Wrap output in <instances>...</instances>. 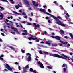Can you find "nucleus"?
Returning <instances> with one entry per match:
<instances>
[{
  "mask_svg": "<svg viewBox=\"0 0 73 73\" xmlns=\"http://www.w3.org/2000/svg\"><path fill=\"white\" fill-rule=\"evenodd\" d=\"M60 19V20H63V21H66V20H63L60 16H58L57 17H55V19L56 21V24H58V25H61V26H62V27H64L67 28V29H68L69 28H70V26H68L67 24H64L61 21H60V19Z\"/></svg>",
  "mask_w": 73,
  "mask_h": 73,
  "instance_id": "obj_1",
  "label": "nucleus"
},
{
  "mask_svg": "<svg viewBox=\"0 0 73 73\" xmlns=\"http://www.w3.org/2000/svg\"><path fill=\"white\" fill-rule=\"evenodd\" d=\"M62 55L64 57L61 56H60V55L55 54V57H58V58H60L65 59V60H67V59H68V60H70V59H69V57L65 55L64 54H63Z\"/></svg>",
  "mask_w": 73,
  "mask_h": 73,
  "instance_id": "obj_2",
  "label": "nucleus"
},
{
  "mask_svg": "<svg viewBox=\"0 0 73 73\" xmlns=\"http://www.w3.org/2000/svg\"><path fill=\"white\" fill-rule=\"evenodd\" d=\"M12 12L14 13H15V14H16V15H20V16H21L22 15H23L24 16H26V13L24 12H23L22 13H18L16 11H13Z\"/></svg>",
  "mask_w": 73,
  "mask_h": 73,
  "instance_id": "obj_3",
  "label": "nucleus"
},
{
  "mask_svg": "<svg viewBox=\"0 0 73 73\" xmlns=\"http://www.w3.org/2000/svg\"><path fill=\"white\" fill-rule=\"evenodd\" d=\"M55 38H56V39H58V40H60V42H61V43H62V44H68V42H65L61 40L60 39L61 38L59 36H56L55 37Z\"/></svg>",
  "mask_w": 73,
  "mask_h": 73,
  "instance_id": "obj_4",
  "label": "nucleus"
},
{
  "mask_svg": "<svg viewBox=\"0 0 73 73\" xmlns=\"http://www.w3.org/2000/svg\"><path fill=\"white\" fill-rule=\"evenodd\" d=\"M23 1L24 2V3H26V5L27 7H29L30 4H31L29 3V1H28V0H23Z\"/></svg>",
  "mask_w": 73,
  "mask_h": 73,
  "instance_id": "obj_5",
  "label": "nucleus"
},
{
  "mask_svg": "<svg viewBox=\"0 0 73 73\" xmlns=\"http://www.w3.org/2000/svg\"><path fill=\"white\" fill-rule=\"evenodd\" d=\"M5 68H7L9 70H10V71H12V68L10 67V66L8 64H7L5 66Z\"/></svg>",
  "mask_w": 73,
  "mask_h": 73,
  "instance_id": "obj_6",
  "label": "nucleus"
},
{
  "mask_svg": "<svg viewBox=\"0 0 73 73\" xmlns=\"http://www.w3.org/2000/svg\"><path fill=\"white\" fill-rule=\"evenodd\" d=\"M26 55L27 56H28L27 58V61H30L31 60V55L29 53H27L26 54Z\"/></svg>",
  "mask_w": 73,
  "mask_h": 73,
  "instance_id": "obj_7",
  "label": "nucleus"
},
{
  "mask_svg": "<svg viewBox=\"0 0 73 73\" xmlns=\"http://www.w3.org/2000/svg\"><path fill=\"white\" fill-rule=\"evenodd\" d=\"M38 64H39L40 68H44V66H43V64H42V63L40 61L38 62Z\"/></svg>",
  "mask_w": 73,
  "mask_h": 73,
  "instance_id": "obj_8",
  "label": "nucleus"
},
{
  "mask_svg": "<svg viewBox=\"0 0 73 73\" xmlns=\"http://www.w3.org/2000/svg\"><path fill=\"white\" fill-rule=\"evenodd\" d=\"M45 13L46 15H49L51 17H52V18H53V19H55V17L53 15H52L50 14H49V13L46 12H45Z\"/></svg>",
  "mask_w": 73,
  "mask_h": 73,
  "instance_id": "obj_9",
  "label": "nucleus"
},
{
  "mask_svg": "<svg viewBox=\"0 0 73 73\" xmlns=\"http://www.w3.org/2000/svg\"><path fill=\"white\" fill-rule=\"evenodd\" d=\"M32 3L35 7H38V4L37 3H36V2L35 1H33Z\"/></svg>",
  "mask_w": 73,
  "mask_h": 73,
  "instance_id": "obj_10",
  "label": "nucleus"
},
{
  "mask_svg": "<svg viewBox=\"0 0 73 73\" xmlns=\"http://www.w3.org/2000/svg\"><path fill=\"white\" fill-rule=\"evenodd\" d=\"M28 38L30 41H31V40H36V39H37L36 38H34L32 37H29V38Z\"/></svg>",
  "mask_w": 73,
  "mask_h": 73,
  "instance_id": "obj_11",
  "label": "nucleus"
},
{
  "mask_svg": "<svg viewBox=\"0 0 73 73\" xmlns=\"http://www.w3.org/2000/svg\"><path fill=\"white\" fill-rule=\"evenodd\" d=\"M60 7L61 10H64V13L65 14H66L65 13H66L67 12L65 10H64V9L63 7H62V5H60Z\"/></svg>",
  "mask_w": 73,
  "mask_h": 73,
  "instance_id": "obj_12",
  "label": "nucleus"
},
{
  "mask_svg": "<svg viewBox=\"0 0 73 73\" xmlns=\"http://www.w3.org/2000/svg\"><path fill=\"white\" fill-rule=\"evenodd\" d=\"M29 70H30V71H31V72H33V73H37V71H36L35 70L33 71V69H32V68H31Z\"/></svg>",
  "mask_w": 73,
  "mask_h": 73,
  "instance_id": "obj_13",
  "label": "nucleus"
},
{
  "mask_svg": "<svg viewBox=\"0 0 73 73\" xmlns=\"http://www.w3.org/2000/svg\"><path fill=\"white\" fill-rule=\"evenodd\" d=\"M11 28L12 29H13V30H14L15 32H17L18 31V30H17V29L16 28H15L13 27H11Z\"/></svg>",
  "mask_w": 73,
  "mask_h": 73,
  "instance_id": "obj_14",
  "label": "nucleus"
},
{
  "mask_svg": "<svg viewBox=\"0 0 73 73\" xmlns=\"http://www.w3.org/2000/svg\"><path fill=\"white\" fill-rule=\"evenodd\" d=\"M39 11H41V12H46V11L45 9H39Z\"/></svg>",
  "mask_w": 73,
  "mask_h": 73,
  "instance_id": "obj_15",
  "label": "nucleus"
},
{
  "mask_svg": "<svg viewBox=\"0 0 73 73\" xmlns=\"http://www.w3.org/2000/svg\"><path fill=\"white\" fill-rule=\"evenodd\" d=\"M65 17L66 19L68 21H71V20H70V19L67 17V16L66 15L65 16Z\"/></svg>",
  "mask_w": 73,
  "mask_h": 73,
  "instance_id": "obj_16",
  "label": "nucleus"
},
{
  "mask_svg": "<svg viewBox=\"0 0 73 73\" xmlns=\"http://www.w3.org/2000/svg\"><path fill=\"white\" fill-rule=\"evenodd\" d=\"M4 15L3 14V13H1V14H0V17H1V20H3V15Z\"/></svg>",
  "mask_w": 73,
  "mask_h": 73,
  "instance_id": "obj_17",
  "label": "nucleus"
},
{
  "mask_svg": "<svg viewBox=\"0 0 73 73\" xmlns=\"http://www.w3.org/2000/svg\"><path fill=\"white\" fill-rule=\"evenodd\" d=\"M21 7V6L20 5H19V4H18L17 5L15 6V7L16 9H18V8H20V7Z\"/></svg>",
  "mask_w": 73,
  "mask_h": 73,
  "instance_id": "obj_18",
  "label": "nucleus"
},
{
  "mask_svg": "<svg viewBox=\"0 0 73 73\" xmlns=\"http://www.w3.org/2000/svg\"><path fill=\"white\" fill-rule=\"evenodd\" d=\"M60 33L61 35L64 34V31L62 30H61L60 31Z\"/></svg>",
  "mask_w": 73,
  "mask_h": 73,
  "instance_id": "obj_19",
  "label": "nucleus"
},
{
  "mask_svg": "<svg viewBox=\"0 0 73 73\" xmlns=\"http://www.w3.org/2000/svg\"><path fill=\"white\" fill-rule=\"evenodd\" d=\"M5 22L6 23V24L8 25H10L9 23H7L6 22V21H7V22H8L9 21V20H8V19H6L5 20Z\"/></svg>",
  "mask_w": 73,
  "mask_h": 73,
  "instance_id": "obj_20",
  "label": "nucleus"
},
{
  "mask_svg": "<svg viewBox=\"0 0 73 73\" xmlns=\"http://www.w3.org/2000/svg\"><path fill=\"white\" fill-rule=\"evenodd\" d=\"M10 1V2L12 4H14L15 2L13 0H9Z\"/></svg>",
  "mask_w": 73,
  "mask_h": 73,
  "instance_id": "obj_21",
  "label": "nucleus"
},
{
  "mask_svg": "<svg viewBox=\"0 0 73 73\" xmlns=\"http://www.w3.org/2000/svg\"><path fill=\"white\" fill-rule=\"evenodd\" d=\"M69 35L71 37L72 39H73V34L71 33H69Z\"/></svg>",
  "mask_w": 73,
  "mask_h": 73,
  "instance_id": "obj_22",
  "label": "nucleus"
},
{
  "mask_svg": "<svg viewBox=\"0 0 73 73\" xmlns=\"http://www.w3.org/2000/svg\"><path fill=\"white\" fill-rule=\"evenodd\" d=\"M47 68L48 69H51L53 68V67L52 66H47Z\"/></svg>",
  "mask_w": 73,
  "mask_h": 73,
  "instance_id": "obj_23",
  "label": "nucleus"
},
{
  "mask_svg": "<svg viewBox=\"0 0 73 73\" xmlns=\"http://www.w3.org/2000/svg\"><path fill=\"white\" fill-rule=\"evenodd\" d=\"M65 66H66V68H67V65L64 64L62 66V68H64V67H65Z\"/></svg>",
  "mask_w": 73,
  "mask_h": 73,
  "instance_id": "obj_24",
  "label": "nucleus"
},
{
  "mask_svg": "<svg viewBox=\"0 0 73 73\" xmlns=\"http://www.w3.org/2000/svg\"><path fill=\"white\" fill-rule=\"evenodd\" d=\"M43 53L44 54H49V53L46 52H44Z\"/></svg>",
  "mask_w": 73,
  "mask_h": 73,
  "instance_id": "obj_25",
  "label": "nucleus"
},
{
  "mask_svg": "<svg viewBox=\"0 0 73 73\" xmlns=\"http://www.w3.org/2000/svg\"><path fill=\"white\" fill-rule=\"evenodd\" d=\"M21 52L23 53H25V51L24 50H23V49H21Z\"/></svg>",
  "mask_w": 73,
  "mask_h": 73,
  "instance_id": "obj_26",
  "label": "nucleus"
},
{
  "mask_svg": "<svg viewBox=\"0 0 73 73\" xmlns=\"http://www.w3.org/2000/svg\"><path fill=\"white\" fill-rule=\"evenodd\" d=\"M49 55L51 56H53V57H55V54H50Z\"/></svg>",
  "mask_w": 73,
  "mask_h": 73,
  "instance_id": "obj_27",
  "label": "nucleus"
},
{
  "mask_svg": "<svg viewBox=\"0 0 73 73\" xmlns=\"http://www.w3.org/2000/svg\"><path fill=\"white\" fill-rule=\"evenodd\" d=\"M55 5H56L57 6L58 5V4L56 1H55Z\"/></svg>",
  "mask_w": 73,
  "mask_h": 73,
  "instance_id": "obj_28",
  "label": "nucleus"
},
{
  "mask_svg": "<svg viewBox=\"0 0 73 73\" xmlns=\"http://www.w3.org/2000/svg\"><path fill=\"white\" fill-rule=\"evenodd\" d=\"M66 16H67V17H70V15H69L68 13H66Z\"/></svg>",
  "mask_w": 73,
  "mask_h": 73,
  "instance_id": "obj_29",
  "label": "nucleus"
},
{
  "mask_svg": "<svg viewBox=\"0 0 73 73\" xmlns=\"http://www.w3.org/2000/svg\"><path fill=\"white\" fill-rule=\"evenodd\" d=\"M66 68H64L63 69V71L65 73L66 72Z\"/></svg>",
  "mask_w": 73,
  "mask_h": 73,
  "instance_id": "obj_30",
  "label": "nucleus"
},
{
  "mask_svg": "<svg viewBox=\"0 0 73 73\" xmlns=\"http://www.w3.org/2000/svg\"><path fill=\"white\" fill-rule=\"evenodd\" d=\"M38 52L40 54H42V51H39Z\"/></svg>",
  "mask_w": 73,
  "mask_h": 73,
  "instance_id": "obj_31",
  "label": "nucleus"
},
{
  "mask_svg": "<svg viewBox=\"0 0 73 73\" xmlns=\"http://www.w3.org/2000/svg\"><path fill=\"white\" fill-rule=\"evenodd\" d=\"M10 48L11 49H13V50H15V49L14 48H13V47H10Z\"/></svg>",
  "mask_w": 73,
  "mask_h": 73,
  "instance_id": "obj_32",
  "label": "nucleus"
},
{
  "mask_svg": "<svg viewBox=\"0 0 73 73\" xmlns=\"http://www.w3.org/2000/svg\"><path fill=\"white\" fill-rule=\"evenodd\" d=\"M48 12H49V13H52V11H51V10L50 9H48Z\"/></svg>",
  "mask_w": 73,
  "mask_h": 73,
  "instance_id": "obj_33",
  "label": "nucleus"
},
{
  "mask_svg": "<svg viewBox=\"0 0 73 73\" xmlns=\"http://www.w3.org/2000/svg\"><path fill=\"white\" fill-rule=\"evenodd\" d=\"M25 68H26V69H28V68H29V66L28 65H26L25 67Z\"/></svg>",
  "mask_w": 73,
  "mask_h": 73,
  "instance_id": "obj_34",
  "label": "nucleus"
},
{
  "mask_svg": "<svg viewBox=\"0 0 73 73\" xmlns=\"http://www.w3.org/2000/svg\"><path fill=\"white\" fill-rule=\"evenodd\" d=\"M46 44H47V45H50V43L49 42H46Z\"/></svg>",
  "mask_w": 73,
  "mask_h": 73,
  "instance_id": "obj_35",
  "label": "nucleus"
},
{
  "mask_svg": "<svg viewBox=\"0 0 73 73\" xmlns=\"http://www.w3.org/2000/svg\"><path fill=\"white\" fill-rule=\"evenodd\" d=\"M47 42H52V41L50 40H48V41Z\"/></svg>",
  "mask_w": 73,
  "mask_h": 73,
  "instance_id": "obj_36",
  "label": "nucleus"
},
{
  "mask_svg": "<svg viewBox=\"0 0 73 73\" xmlns=\"http://www.w3.org/2000/svg\"><path fill=\"white\" fill-rule=\"evenodd\" d=\"M0 8H1V9H3V10H4L5 9L3 7L1 6H0Z\"/></svg>",
  "mask_w": 73,
  "mask_h": 73,
  "instance_id": "obj_37",
  "label": "nucleus"
},
{
  "mask_svg": "<svg viewBox=\"0 0 73 73\" xmlns=\"http://www.w3.org/2000/svg\"><path fill=\"white\" fill-rule=\"evenodd\" d=\"M23 32H25V33H28V32L26 30H24L23 31Z\"/></svg>",
  "mask_w": 73,
  "mask_h": 73,
  "instance_id": "obj_38",
  "label": "nucleus"
},
{
  "mask_svg": "<svg viewBox=\"0 0 73 73\" xmlns=\"http://www.w3.org/2000/svg\"><path fill=\"white\" fill-rule=\"evenodd\" d=\"M33 25H35L36 27H37V25H36V24L35 23H34Z\"/></svg>",
  "mask_w": 73,
  "mask_h": 73,
  "instance_id": "obj_39",
  "label": "nucleus"
},
{
  "mask_svg": "<svg viewBox=\"0 0 73 73\" xmlns=\"http://www.w3.org/2000/svg\"><path fill=\"white\" fill-rule=\"evenodd\" d=\"M23 17L25 19H27L28 18V17L27 16H23Z\"/></svg>",
  "mask_w": 73,
  "mask_h": 73,
  "instance_id": "obj_40",
  "label": "nucleus"
},
{
  "mask_svg": "<svg viewBox=\"0 0 73 73\" xmlns=\"http://www.w3.org/2000/svg\"><path fill=\"white\" fill-rule=\"evenodd\" d=\"M22 35H27V33H22Z\"/></svg>",
  "mask_w": 73,
  "mask_h": 73,
  "instance_id": "obj_41",
  "label": "nucleus"
},
{
  "mask_svg": "<svg viewBox=\"0 0 73 73\" xmlns=\"http://www.w3.org/2000/svg\"><path fill=\"white\" fill-rule=\"evenodd\" d=\"M27 25H31V23H27Z\"/></svg>",
  "mask_w": 73,
  "mask_h": 73,
  "instance_id": "obj_42",
  "label": "nucleus"
},
{
  "mask_svg": "<svg viewBox=\"0 0 73 73\" xmlns=\"http://www.w3.org/2000/svg\"><path fill=\"white\" fill-rule=\"evenodd\" d=\"M46 20H48V19H49V17H46Z\"/></svg>",
  "mask_w": 73,
  "mask_h": 73,
  "instance_id": "obj_43",
  "label": "nucleus"
},
{
  "mask_svg": "<svg viewBox=\"0 0 73 73\" xmlns=\"http://www.w3.org/2000/svg\"><path fill=\"white\" fill-rule=\"evenodd\" d=\"M22 23H23V24H25V21H23L21 22Z\"/></svg>",
  "mask_w": 73,
  "mask_h": 73,
  "instance_id": "obj_44",
  "label": "nucleus"
},
{
  "mask_svg": "<svg viewBox=\"0 0 73 73\" xmlns=\"http://www.w3.org/2000/svg\"><path fill=\"white\" fill-rule=\"evenodd\" d=\"M69 63L70 64V65H73V64L71 62H69Z\"/></svg>",
  "mask_w": 73,
  "mask_h": 73,
  "instance_id": "obj_45",
  "label": "nucleus"
},
{
  "mask_svg": "<svg viewBox=\"0 0 73 73\" xmlns=\"http://www.w3.org/2000/svg\"><path fill=\"white\" fill-rule=\"evenodd\" d=\"M10 56V57H11V58H14V56H13L12 55H11Z\"/></svg>",
  "mask_w": 73,
  "mask_h": 73,
  "instance_id": "obj_46",
  "label": "nucleus"
},
{
  "mask_svg": "<svg viewBox=\"0 0 73 73\" xmlns=\"http://www.w3.org/2000/svg\"><path fill=\"white\" fill-rule=\"evenodd\" d=\"M29 10H30V11H31V10H32V8H31V7H29Z\"/></svg>",
  "mask_w": 73,
  "mask_h": 73,
  "instance_id": "obj_47",
  "label": "nucleus"
},
{
  "mask_svg": "<svg viewBox=\"0 0 73 73\" xmlns=\"http://www.w3.org/2000/svg\"><path fill=\"white\" fill-rule=\"evenodd\" d=\"M19 12H22V9H21L19 11Z\"/></svg>",
  "mask_w": 73,
  "mask_h": 73,
  "instance_id": "obj_48",
  "label": "nucleus"
},
{
  "mask_svg": "<svg viewBox=\"0 0 73 73\" xmlns=\"http://www.w3.org/2000/svg\"><path fill=\"white\" fill-rule=\"evenodd\" d=\"M11 33H12V34H13V35H15V32H11Z\"/></svg>",
  "mask_w": 73,
  "mask_h": 73,
  "instance_id": "obj_49",
  "label": "nucleus"
},
{
  "mask_svg": "<svg viewBox=\"0 0 73 73\" xmlns=\"http://www.w3.org/2000/svg\"><path fill=\"white\" fill-rule=\"evenodd\" d=\"M37 27H38V28H39L40 27V25L38 24H37Z\"/></svg>",
  "mask_w": 73,
  "mask_h": 73,
  "instance_id": "obj_50",
  "label": "nucleus"
},
{
  "mask_svg": "<svg viewBox=\"0 0 73 73\" xmlns=\"http://www.w3.org/2000/svg\"><path fill=\"white\" fill-rule=\"evenodd\" d=\"M0 59L1 60H3V58H1V56H0Z\"/></svg>",
  "mask_w": 73,
  "mask_h": 73,
  "instance_id": "obj_51",
  "label": "nucleus"
},
{
  "mask_svg": "<svg viewBox=\"0 0 73 73\" xmlns=\"http://www.w3.org/2000/svg\"><path fill=\"white\" fill-rule=\"evenodd\" d=\"M40 44H44V42L42 41L40 42Z\"/></svg>",
  "mask_w": 73,
  "mask_h": 73,
  "instance_id": "obj_52",
  "label": "nucleus"
},
{
  "mask_svg": "<svg viewBox=\"0 0 73 73\" xmlns=\"http://www.w3.org/2000/svg\"><path fill=\"white\" fill-rule=\"evenodd\" d=\"M15 64H16V65H18V64H19L18 63V62H16L15 63Z\"/></svg>",
  "mask_w": 73,
  "mask_h": 73,
  "instance_id": "obj_53",
  "label": "nucleus"
},
{
  "mask_svg": "<svg viewBox=\"0 0 73 73\" xmlns=\"http://www.w3.org/2000/svg\"><path fill=\"white\" fill-rule=\"evenodd\" d=\"M20 66H18V69H19V70H20Z\"/></svg>",
  "mask_w": 73,
  "mask_h": 73,
  "instance_id": "obj_54",
  "label": "nucleus"
},
{
  "mask_svg": "<svg viewBox=\"0 0 73 73\" xmlns=\"http://www.w3.org/2000/svg\"><path fill=\"white\" fill-rule=\"evenodd\" d=\"M64 38H66V39H68V37L66 36H65L64 37Z\"/></svg>",
  "mask_w": 73,
  "mask_h": 73,
  "instance_id": "obj_55",
  "label": "nucleus"
},
{
  "mask_svg": "<svg viewBox=\"0 0 73 73\" xmlns=\"http://www.w3.org/2000/svg\"><path fill=\"white\" fill-rule=\"evenodd\" d=\"M1 35H2V36H4V34L3 33H1Z\"/></svg>",
  "mask_w": 73,
  "mask_h": 73,
  "instance_id": "obj_56",
  "label": "nucleus"
},
{
  "mask_svg": "<svg viewBox=\"0 0 73 73\" xmlns=\"http://www.w3.org/2000/svg\"><path fill=\"white\" fill-rule=\"evenodd\" d=\"M1 31H2V32H4V31H3V29H1V30H0Z\"/></svg>",
  "mask_w": 73,
  "mask_h": 73,
  "instance_id": "obj_57",
  "label": "nucleus"
},
{
  "mask_svg": "<svg viewBox=\"0 0 73 73\" xmlns=\"http://www.w3.org/2000/svg\"><path fill=\"white\" fill-rule=\"evenodd\" d=\"M52 35H54V33H51Z\"/></svg>",
  "mask_w": 73,
  "mask_h": 73,
  "instance_id": "obj_58",
  "label": "nucleus"
},
{
  "mask_svg": "<svg viewBox=\"0 0 73 73\" xmlns=\"http://www.w3.org/2000/svg\"><path fill=\"white\" fill-rule=\"evenodd\" d=\"M21 28H23V26H22V25H21V24H19Z\"/></svg>",
  "mask_w": 73,
  "mask_h": 73,
  "instance_id": "obj_59",
  "label": "nucleus"
},
{
  "mask_svg": "<svg viewBox=\"0 0 73 73\" xmlns=\"http://www.w3.org/2000/svg\"><path fill=\"white\" fill-rule=\"evenodd\" d=\"M55 46V45L54 44H52V46Z\"/></svg>",
  "mask_w": 73,
  "mask_h": 73,
  "instance_id": "obj_60",
  "label": "nucleus"
},
{
  "mask_svg": "<svg viewBox=\"0 0 73 73\" xmlns=\"http://www.w3.org/2000/svg\"><path fill=\"white\" fill-rule=\"evenodd\" d=\"M70 55H73V53L72 52H71L70 53Z\"/></svg>",
  "mask_w": 73,
  "mask_h": 73,
  "instance_id": "obj_61",
  "label": "nucleus"
},
{
  "mask_svg": "<svg viewBox=\"0 0 73 73\" xmlns=\"http://www.w3.org/2000/svg\"><path fill=\"white\" fill-rule=\"evenodd\" d=\"M0 42H2V40L0 38Z\"/></svg>",
  "mask_w": 73,
  "mask_h": 73,
  "instance_id": "obj_62",
  "label": "nucleus"
},
{
  "mask_svg": "<svg viewBox=\"0 0 73 73\" xmlns=\"http://www.w3.org/2000/svg\"><path fill=\"white\" fill-rule=\"evenodd\" d=\"M1 57H4V55H1Z\"/></svg>",
  "mask_w": 73,
  "mask_h": 73,
  "instance_id": "obj_63",
  "label": "nucleus"
},
{
  "mask_svg": "<svg viewBox=\"0 0 73 73\" xmlns=\"http://www.w3.org/2000/svg\"><path fill=\"white\" fill-rule=\"evenodd\" d=\"M36 41L37 42H39V40L38 39H37Z\"/></svg>",
  "mask_w": 73,
  "mask_h": 73,
  "instance_id": "obj_64",
  "label": "nucleus"
}]
</instances>
